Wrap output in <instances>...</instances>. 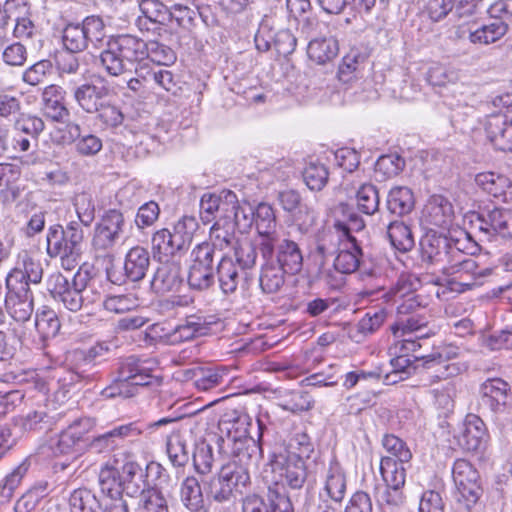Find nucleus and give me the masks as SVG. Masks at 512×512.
Masks as SVG:
<instances>
[{
    "instance_id": "15",
    "label": "nucleus",
    "mask_w": 512,
    "mask_h": 512,
    "mask_svg": "<svg viewBox=\"0 0 512 512\" xmlns=\"http://www.w3.org/2000/svg\"><path fill=\"white\" fill-rule=\"evenodd\" d=\"M253 225L257 231V247L264 253L271 249L280 236L279 225L275 211L270 204L259 203L255 208Z\"/></svg>"
},
{
    "instance_id": "58",
    "label": "nucleus",
    "mask_w": 512,
    "mask_h": 512,
    "mask_svg": "<svg viewBox=\"0 0 512 512\" xmlns=\"http://www.w3.org/2000/svg\"><path fill=\"white\" fill-rule=\"evenodd\" d=\"M65 50L80 53L89 48L88 41L80 23H69L65 26L62 35Z\"/></svg>"
},
{
    "instance_id": "59",
    "label": "nucleus",
    "mask_w": 512,
    "mask_h": 512,
    "mask_svg": "<svg viewBox=\"0 0 512 512\" xmlns=\"http://www.w3.org/2000/svg\"><path fill=\"white\" fill-rule=\"evenodd\" d=\"M89 46L100 48L106 39V25L100 16H87L80 23Z\"/></svg>"
},
{
    "instance_id": "24",
    "label": "nucleus",
    "mask_w": 512,
    "mask_h": 512,
    "mask_svg": "<svg viewBox=\"0 0 512 512\" xmlns=\"http://www.w3.org/2000/svg\"><path fill=\"white\" fill-rule=\"evenodd\" d=\"M5 299L10 316L17 322H26L33 313V294L28 285L7 287Z\"/></svg>"
},
{
    "instance_id": "22",
    "label": "nucleus",
    "mask_w": 512,
    "mask_h": 512,
    "mask_svg": "<svg viewBox=\"0 0 512 512\" xmlns=\"http://www.w3.org/2000/svg\"><path fill=\"white\" fill-rule=\"evenodd\" d=\"M91 427L92 422L89 418L75 420L59 434L57 440L52 444L51 449L54 455L76 452Z\"/></svg>"
},
{
    "instance_id": "2",
    "label": "nucleus",
    "mask_w": 512,
    "mask_h": 512,
    "mask_svg": "<svg viewBox=\"0 0 512 512\" xmlns=\"http://www.w3.org/2000/svg\"><path fill=\"white\" fill-rule=\"evenodd\" d=\"M47 254L51 258L59 257L65 270L74 269L83 253L84 231L80 224L71 220L65 228L61 225L49 227L46 236Z\"/></svg>"
},
{
    "instance_id": "23",
    "label": "nucleus",
    "mask_w": 512,
    "mask_h": 512,
    "mask_svg": "<svg viewBox=\"0 0 512 512\" xmlns=\"http://www.w3.org/2000/svg\"><path fill=\"white\" fill-rule=\"evenodd\" d=\"M73 97L82 110L92 114L111 98V91L104 83H84L74 89Z\"/></svg>"
},
{
    "instance_id": "47",
    "label": "nucleus",
    "mask_w": 512,
    "mask_h": 512,
    "mask_svg": "<svg viewBox=\"0 0 512 512\" xmlns=\"http://www.w3.org/2000/svg\"><path fill=\"white\" fill-rule=\"evenodd\" d=\"M430 222L439 227H445L451 223L454 211L452 204L441 195H433L426 206Z\"/></svg>"
},
{
    "instance_id": "6",
    "label": "nucleus",
    "mask_w": 512,
    "mask_h": 512,
    "mask_svg": "<svg viewBox=\"0 0 512 512\" xmlns=\"http://www.w3.org/2000/svg\"><path fill=\"white\" fill-rule=\"evenodd\" d=\"M479 408L490 412L497 420L512 414V390L501 378H489L479 388Z\"/></svg>"
},
{
    "instance_id": "27",
    "label": "nucleus",
    "mask_w": 512,
    "mask_h": 512,
    "mask_svg": "<svg viewBox=\"0 0 512 512\" xmlns=\"http://www.w3.org/2000/svg\"><path fill=\"white\" fill-rule=\"evenodd\" d=\"M182 281L180 264L166 260L156 269L151 280V288L158 294H164L177 290Z\"/></svg>"
},
{
    "instance_id": "39",
    "label": "nucleus",
    "mask_w": 512,
    "mask_h": 512,
    "mask_svg": "<svg viewBox=\"0 0 512 512\" xmlns=\"http://www.w3.org/2000/svg\"><path fill=\"white\" fill-rule=\"evenodd\" d=\"M444 361L443 354L440 352H433L429 355L414 356V359H410L407 356H397L390 361L392 370L400 372L406 376H409L419 366L423 368H430L435 364H441Z\"/></svg>"
},
{
    "instance_id": "3",
    "label": "nucleus",
    "mask_w": 512,
    "mask_h": 512,
    "mask_svg": "<svg viewBox=\"0 0 512 512\" xmlns=\"http://www.w3.org/2000/svg\"><path fill=\"white\" fill-rule=\"evenodd\" d=\"M455 257L444 267L442 275L435 283L455 293H463L483 283L492 272L491 268L481 267L477 261L466 255L461 249L454 250Z\"/></svg>"
},
{
    "instance_id": "11",
    "label": "nucleus",
    "mask_w": 512,
    "mask_h": 512,
    "mask_svg": "<svg viewBox=\"0 0 512 512\" xmlns=\"http://www.w3.org/2000/svg\"><path fill=\"white\" fill-rule=\"evenodd\" d=\"M242 512H295L290 497L278 485L263 494L250 493L241 501Z\"/></svg>"
},
{
    "instance_id": "12",
    "label": "nucleus",
    "mask_w": 512,
    "mask_h": 512,
    "mask_svg": "<svg viewBox=\"0 0 512 512\" xmlns=\"http://www.w3.org/2000/svg\"><path fill=\"white\" fill-rule=\"evenodd\" d=\"M124 225V216L119 210H108L94 228L93 248L97 251L113 248L123 233Z\"/></svg>"
},
{
    "instance_id": "57",
    "label": "nucleus",
    "mask_w": 512,
    "mask_h": 512,
    "mask_svg": "<svg viewBox=\"0 0 512 512\" xmlns=\"http://www.w3.org/2000/svg\"><path fill=\"white\" fill-rule=\"evenodd\" d=\"M355 199L358 210L366 215H373L379 210L380 196L374 184H362L356 192Z\"/></svg>"
},
{
    "instance_id": "25",
    "label": "nucleus",
    "mask_w": 512,
    "mask_h": 512,
    "mask_svg": "<svg viewBox=\"0 0 512 512\" xmlns=\"http://www.w3.org/2000/svg\"><path fill=\"white\" fill-rule=\"evenodd\" d=\"M252 425L250 416L246 413L233 411L225 414L220 422L221 430L226 431V438L219 437L217 443L220 450H225V444L235 442L238 439L252 438L249 427Z\"/></svg>"
},
{
    "instance_id": "43",
    "label": "nucleus",
    "mask_w": 512,
    "mask_h": 512,
    "mask_svg": "<svg viewBox=\"0 0 512 512\" xmlns=\"http://www.w3.org/2000/svg\"><path fill=\"white\" fill-rule=\"evenodd\" d=\"M428 323V317L425 315V313L421 312L419 314H413L408 317L399 316L395 324L391 326V329L395 335L401 331L403 335L417 333V338H426L431 334H434L432 329H428L427 331L422 332L423 330L427 329Z\"/></svg>"
},
{
    "instance_id": "54",
    "label": "nucleus",
    "mask_w": 512,
    "mask_h": 512,
    "mask_svg": "<svg viewBox=\"0 0 512 512\" xmlns=\"http://www.w3.org/2000/svg\"><path fill=\"white\" fill-rule=\"evenodd\" d=\"M35 327L40 337L47 340L58 334L61 324L57 313L53 309L44 306L36 313Z\"/></svg>"
},
{
    "instance_id": "42",
    "label": "nucleus",
    "mask_w": 512,
    "mask_h": 512,
    "mask_svg": "<svg viewBox=\"0 0 512 512\" xmlns=\"http://www.w3.org/2000/svg\"><path fill=\"white\" fill-rule=\"evenodd\" d=\"M508 30V25L501 18H494L470 33V42L478 45H489L500 40Z\"/></svg>"
},
{
    "instance_id": "34",
    "label": "nucleus",
    "mask_w": 512,
    "mask_h": 512,
    "mask_svg": "<svg viewBox=\"0 0 512 512\" xmlns=\"http://www.w3.org/2000/svg\"><path fill=\"white\" fill-rule=\"evenodd\" d=\"M346 488L347 480L343 468L338 462H331L326 471L323 492H320V495H326L333 502L341 503L345 497Z\"/></svg>"
},
{
    "instance_id": "17",
    "label": "nucleus",
    "mask_w": 512,
    "mask_h": 512,
    "mask_svg": "<svg viewBox=\"0 0 512 512\" xmlns=\"http://www.w3.org/2000/svg\"><path fill=\"white\" fill-rule=\"evenodd\" d=\"M45 123L42 118L33 114H20L13 125L11 143L15 150L26 152L31 147V140H37L44 131Z\"/></svg>"
},
{
    "instance_id": "4",
    "label": "nucleus",
    "mask_w": 512,
    "mask_h": 512,
    "mask_svg": "<svg viewBox=\"0 0 512 512\" xmlns=\"http://www.w3.org/2000/svg\"><path fill=\"white\" fill-rule=\"evenodd\" d=\"M197 229L196 218L183 216L174 224L172 230L163 228L156 231L151 240L154 257L161 260L162 257H173L186 251Z\"/></svg>"
},
{
    "instance_id": "49",
    "label": "nucleus",
    "mask_w": 512,
    "mask_h": 512,
    "mask_svg": "<svg viewBox=\"0 0 512 512\" xmlns=\"http://www.w3.org/2000/svg\"><path fill=\"white\" fill-rule=\"evenodd\" d=\"M367 59L366 54L358 48H352L342 59L339 69L338 78L343 83H349L356 79L362 66Z\"/></svg>"
},
{
    "instance_id": "7",
    "label": "nucleus",
    "mask_w": 512,
    "mask_h": 512,
    "mask_svg": "<svg viewBox=\"0 0 512 512\" xmlns=\"http://www.w3.org/2000/svg\"><path fill=\"white\" fill-rule=\"evenodd\" d=\"M341 236L332 229H323L315 235L310 255L317 266V278L334 286V274L329 262L339 250Z\"/></svg>"
},
{
    "instance_id": "20",
    "label": "nucleus",
    "mask_w": 512,
    "mask_h": 512,
    "mask_svg": "<svg viewBox=\"0 0 512 512\" xmlns=\"http://www.w3.org/2000/svg\"><path fill=\"white\" fill-rule=\"evenodd\" d=\"M484 130L489 142L495 149L503 152L512 151V119L503 113L486 117Z\"/></svg>"
},
{
    "instance_id": "28",
    "label": "nucleus",
    "mask_w": 512,
    "mask_h": 512,
    "mask_svg": "<svg viewBox=\"0 0 512 512\" xmlns=\"http://www.w3.org/2000/svg\"><path fill=\"white\" fill-rule=\"evenodd\" d=\"M271 249L264 253L259 250L263 264L259 277L260 287L264 293L272 294L278 292L285 283V275L288 274L279 265L271 260Z\"/></svg>"
},
{
    "instance_id": "5",
    "label": "nucleus",
    "mask_w": 512,
    "mask_h": 512,
    "mask_svg": "<svg viewBox=\"0 0 512 512\" xmlns=\"http://www.w3.org/2000/svg\"><path fill=\"white\" fill-rule=\"evenodd\" d=\"M111 342H98L91 346L84 354L82 362H79L75 367L66 372V374L59 379L61 385L58 390L55 391V398L58 401L64 402L69 393V387L77 383H89L96 378L97 372L93 371L95 366L94 360L98 357H102L111 351Z\"/></svg>"
},
{
    "instance_id": "10",
    "label": "nucleus",
    "mask_w": 512,
    "mask_h": 512,
    "mask_svg": "<svg viewBox=\"0 0 512 512\" xmlns=\"http://www.w3.org/2000/svg\"><path fill=\"white\" fill-rule=\"evenodd\" d=\"M421 261L427 268L435 267L442 273L444 267L455 257L454 250H460L450 239L435 233L426 234L420 242Z\"/></svg>"
},
{
    "instance_id": "26",
    "label": "nucleus",
    "mask_w": 512,
    "mask_h": 512,
    "mask_svg": "<svg viewBox=\"0 0 512 512\" xmlns=\"http://www.w3.org/2000/svg\"><path fill=\"white\" fill-rule=\"evenodd\" d=\"M65 90L56 84L48 85L41 95L42 111L53 122H64L69 117L65 105Z\"/></svg>"
},
{
    "instance_id": "35",
    "label": "nucleus",
    "mask_w": 512,
    "mask_h": 512,
    "mask_svg": "<svg viewBox=\"0 0 512 512\" xmlns=\"http://www.w3.org/2000/svg\"><path fill=\"white\" fill-rule=\"evenodd\" d=\"M231 202L227 200V192L224 197L215 193H205L200 200V218L204 224L212 222L216 217L219 219L231 218L229 205Z\"/></svg>"
},
{
    "instance_id": "8",
    "label": "nucleus",
    "mask_w": 512,
    "mask_h": 512,
    "mask_svg": "<svg viewBox=\"0 0 512 512\" xmlns=\"http://www.w3.org/2000/svg\"><path fill=\"white\" fill-rule=\"evenodd\" d=\"M452 477L458 493L457 500L469 510L483 492L478 471L469 461L457 459L452 467Z\"/></svg>"
},
{
    "instance_id": "45",
    "label": "nucleus",
    "mask_w": 512,
    "mask_h": 512,
    "mask_svg": "<svg viewBox=\"0 0 512 512\" xmlns=\"http://www.w3.org/2000/svg\"><path fill=\"white\" fill-rule=\"evenodd\" d=\"M227 200L231 202L228 212L231 218L225 219L231 221L234 224V228L237 227L241 232L248 231L252 227L255 219V209L250 205H240L236 199V195L231 191L227 192Z\"/></svg>"
},
{
    "instance_id": "61",
    "label": "nucleus",
    "mask_w": 512,
    "mask_h": 512,
    "mask_svg": "<svg viewBox=\"0 0 512 512\" xmlns=\"http://www.w3.org/2000/svg\"><path fill=\"white\" fill-rule=\"evenodd\" d=\"M99 500L87 488L75 489L69 497L70 512H97Z\"/></svg>"
},
{
    "instance_id": "21",
    "label": "nucleus",
    "mask_w": 512,
    "mask_h": 512,
    "mask_svg": "<svg viewBox=\"0 0 512 512\" xmlns=\"http://www.w3.org/2000/svg\"><path fill=\"white\" fill-rule=\"evenodd\" d=\"M43 276V268L39 261L27 252L19 254L16 266L6 277V287L38 284Z\"/></svg>"
},
{
    "instance_id": "16",
    "label": "nucleus",
    "mask_w": 512,
    "mask_h": 512,
    "mask_svg": "<svg viewBox=\"0 0 512 512\" xmlns=\"http://www.w3.org/2000/svg\"><path fill=\"white\" fill-rule=\"evenodd\" d=\"M458 445L468 452H480L485 449L488 431L484 421L476 414H468L457 435Z\"/></svg>"
},
{
    "instance_id": "48",
    "label": "nucleus",
    "mask_w": 512,
    "mask_h": 512,
    "mask_svg": "<svg viewBox=\"0 0 512 512\" xmlns=\"http://www.w3.org/2000/svg\"><path fill=\"white\" fill-rule=\"evenodd\" d=\"M217 476L236 494L242 493L243 489L251 482L250 472L235 463L223 465Z\"/></svg>"
},
{
    "instance_id": "56",
    "label": "nucleus",
    "mask_w": 512,
    "mask_h": 512,
    "mask_svg": "<svg viewBox=\"0 0 512 512\" xmlns=\"http://www.w3.org/2000/svg\"><path fill=\"white\" fill-rule=\"evenodd\" d=\"M434 398V406L439 411L440 416L447 417L454 411L456 396V386L453 382L448 381L431 390Z\"/></svg>"
},
{
    "instance_id": "51",
    "label": "nucleus",
    "mask_w": 512,
    "mask_h": 512,
    "mask_svg": "<svg viewBox=\"0 0 512 512\" xmlns=\"http://www.w3.org/2000/svg\"><path fill=\"white\" fill-rule=\"evenodd\" d=\"M405 463L397 461L393 457H382L380 473L387 487L402 488L405 484Z\"/></svg>"
},
{
    "instance_id": "55",
    "label": "nucleus",
    "mask_w": 512,
    "mask_h": 512,
    "mask_svg": "<svg viewBox=\"0 0 512 512\" xmlns=\"http://www.w3.org/2000/svg\"><path fill=\"white\" fill-rule=\"evenodd\" d=\"M139 9L154 25L166 26L173 23L174 14L159 0H141Z\"/></svg>"
},
{
    "instance_id": "32",
    "label": "nucleus",
    "mask_w": 512,
    "mask_h": 512,
    "mask_svg": "<svg viewBox=\"0 0 512 512\" xmlns=\"http://www.w3.org/2000/svg\"><path fill=\"white\" fill-rule=\"evenodd\" d=\"M226 367L198 366L185 372L187 378L193 381L194 386L200 391H208L224 383L227 375Z\"/></svg>"
},
{
    "instance_id": "41",
    "label": "nucleus",
    "mask_w": 512,
    "mask_h": 512,
    "mask_svg": "<svg viewBox=\"0 0 512 512\" xmlns=\"http://www.w3.org/2000/svg\"><path fill=\"white\" fill-rule=\"evenodd\" d=\"M339 53V44L334 37L315 38L307 47L308 57L317 64L333 60Z\"/></svg>"
},
{
    "instance_id": "31",
    "label": "nucleus",
    "mask_w": 512,
    "mask_h": 512,
    "mask_svg": "<svg viewBox=\"0 0 512 512\" xmlns=\"http://www.w3.org/2000/svg\"><path fill=\"white\" fill-rule=\"evenodd\" d=\"M216 274L220 289L226 295L233 294L247 276L245 270H239L237 263L228 256L221 257L216 267Z\"/></svg>"
},
{
    "instance_id": "46",
    "label": "nucleus",
    "mask_w": 512,
    "mask_h": 512,
    "mask_svg": "<svg viewBox=\"0 0 512 512\" xmlns=\"http://www.w3.org/2000/svg\"><path fill=\"white\" fill-rule=\"evenodd\" d=\"M209 245H213V250L220 251L227 248H234L236 243L235 228L231 221L226 219L217 220L210 229Z\"/></svg>"
},
{
    "instance_id": "13",
    "label": "nucleus",
    "mask_w": 512,
    "mask_h": 512,
    "mask_svg": "<svg viewBox=\"0 0 512 512\" xmlns=\"http://www.w3.org/2000/svg\"><path fill=\"white\" fill-rule=\"evenodd\" d=\"M46 284L53 299L61 302L71 312L79 311L85 303L95 302V298H90V295H83L72 289L69 280L60 272L50 274Z\"/></svg>"
},
{
    "instance_id": "29",
    "label": "nucleus",
    "mask_w": 512,
    "mask_h": 512,
    "mask_svg": "<svg viewBox=\"0 0 512 512\" xmlns=\"http://www.w3.org/2000/svg\"><path fill=\"white\" fill-rule=\"evenodd\" d=\"M140 433L135 423L120 425L95 437L90 443V449L96 453L108 452L118 447L126 437Z\"/></svg>"
},
{
    "instance_id": "1",
    "label": "nucleus",
    "mask_w": 512,
    "mask_h": 512,
    "mask_svg": "<svg viewBox=\"0 0 512 512\" xmlns=\"http://www.w3.org/2000/svg\"><path fill=\"white\" fill-rule=\"evenodd\" d=\"M147 55V43L132 34L108 37L106 47L100 53V63L107 74L118 77L133 69Z\"/></svg>"
},
{
    "instance_id": "9",
    "label": "nucleus",
    "mask_w": 512,
    "mask_h": 512,
    "mask_svg": "<svg viewBox=\"0 0 512 512\" xmlns=\"http://www.w3.org/2000/svg\"><path fill=\"white\" fill-rule=\"evenodd\" d=\"M472 224L479 230L482 241L492 242L498 238L512 239V213L507 210L495 208L483 211L476 215Z\"/></svg>"
},
{
    "instance_id": "44",
    "label": "nucleus",
    "mask_w": 512,
    "mask_h": 512,
    "mask_svg": "<svg viewBox=\"0 0 512 512\" xmlns=\"http://www.w3.org/2000/svg\"><path fill=\"white\" fill-rule=\"evenodd\" d=\"M415 205L414 195L406 186L393 187L387 197V208L395 215L404 216L409 214Z\"/></svg>"
},
{
    "instance_id": "38",
    "label": "nucleus",
    "mask_w": 512,
    "mask_h": 512,
    "mask_svg": "<svg viewBox=\"0 0 512 512\" xmlns=\"http://www.w3.org/2000/svg\"><path fill=\"white\" fill-rule=\"evenodd\" d=\"M281 477L291 489H301L307 480V468L304 459L295 454H288L281 467Z\"/></svg>"
},
{
    "instance_id": "14",
    "label": "nucleus",
    "mask_w": 512,
    "mask_h": 512,
    "mask_svg": "<svg viewBox=\"0 0 512 512\" xmlns=\"http://www.w3.org/2000/svg\"><path fill=\"white\" fill-rule=\"evenodd\" d=\"M149 472L157 474L158 483L154 487H148L142 492L138 503V512H169L167 498L164 494L163 484L170 480L169 474L157 463L147 465Z\"/></svg>"
},
{
    "instance_id": "30",
    "label": "nucleus",
    "mask_w": 512,
    "mask_h": 512,
    "mask_svg": "<svg viewBox=\"0 0 512 512\" xmlns=\"http://www.w3.org/2000/svg\"><path fill=\"white\" fill-rule=\"evenodd\" d=\"M63 417V412L49 409L47 406L39 407L21 417L20 425L25 431L44 432L52 427Z\"/></svg>"
},
{
    "instance_id": "62",
    "label": "nucleus",
    "mask_w": 512,
    "mask_h": 512,
    "mask_svg": "<svg viewBox=\"0 0 512 512\" xmlns=\"http://www.w3.org/2000/svg\"><path fill=\"white\" fill-rule=\"evenodd\" d=\"M29 469V464L22 462L11 473L5 476L0 482V502H8L14 494V491L21 484L22 479Z\"/></svg>"
},
{
    "instance_id": "37",
    "label": "nucleus",
    "mask_w": 512,
    "mask_h": 512,
    "mask_svg": "<svg viewBox=\"0 0 512 512\" xmlns=\"http://www.w3.org/2000/svg\"><path fill=\"white\" fill-rule=\"evenodd\" d=\"M180 500L190 512H207L202 488L199 480L194 476H187L180 485Z\"/></svg>"
},
{
    "instance_id": "52",
    "label": "nucleus",
    "mask_w": 512,
    "mask_h": 512,
    "mask_svg": "<svg viewBox=\"0 0 512 512\" xmlns=\"http://www.w3.org/2000/svg\"><path fill=\"white\" fill-rule=\"evenodd\" d=\"M71 202L78 219L75 221L81 227H89L95 219V202L92 194L86 191L76 193Z\"/></svg>"
},
{
    "instance_id": "50",
    "label": "nucleus",
    "mask_w": 512,
    "mask_h": 512,
    "mask_svg": "<svg viewBox=\"0 0 512 512\" xmlns=\"http://www.w3.org/2000/svg\"><path fill=\"white\" fill-rule=\"evenodd\" d=\"M387 236L391 245L403 253L412 250L415 245L412 231L403 221L391 222L387 227Z\"/></svg>"
},
{
    "instance_id": "19",
    "label": "nucleus",
    "mask_w": 512,
    "mask_h": 512,
    "mask_svg": "<svg viewBox=\"0 0 512 512\" xmlns=\"http://www.w3.org/2000/svg\"><path fill=\"white\" fill-rule=\"evenodd\" d=\"M226 448H229L228 453L231 456V461L228 463H235L248 472L257 467L263 456L261 445L253 437L227 443L225 444V450L222 451L227 452Z\"/></svg>"
},
{
    "instance_id": "63",
    "label": "nucleus",
    "mask_w": 512,
    "mask_h": 512,
    "mask_svg": "<svg viewBox=\"0 0 512 512\" xmlns=\"http://www.w3.org/2000/svg\"><path fill=\"white\" fill-rule=\"evenodd\" d=\"M207 331L205 320L201 317L191 315L184 323L178 325L173 332L176 340L187 341L196 336L204 335Z\"/></svg>"
},
{
    "instance_id": "64",
    "label": "nucleus",
    "mask_w": 512,
    "mask_h": 512,
    "mask_svg": "<svg viewBox=\"0 0 512 512\" xmlns=\"http://www.w3.org/2000/svg\"><path fill=\"white\" fill-rule=\"evenodd\" d=\"M187 281L194 290L209 289L215 283L214 267L189 265Z\"/></svg>"
},
{
    "instance_id": "18",
    "label": "nucleus",
    "mask_w": 512,
    "mask_h": 512,
    "mask_svg": "<svg viewBox=\"0 0 512 512\" xmlns=\"http://www.w3.org/2000/svg\"><path fill=\"white\" fill-rule=\"evenodd\" d=\"M271 260L282 267L290 275H295L302 270L303 254L298 243L291 239L277 237V241L271 247Z\"/></svg>"
},
{
    "instance_id": "40",
    "label": "nucleus",
    "mask_w": 512,
    "mask_h": 512,
    "mask_svg": "<svg viewBox=\"0 0 512 512\" xmlns=\"http://www.w3.org/2000/svg\"><path fill=\"white\" fill-rule=\"evenodd\" d=\"M362 257L361 247L358 245L355 237H351V243L349 248L338 250L336 257L334 258L332 270L333 274L339 272L342 274H350L355 272L359 265Z\"/></svg>"
},
{
    "instance_id": "53",
    "label": "nucleus",
    "mask_w": 512,
    "mask_h": 512,
    "mask_svg": "<svg viewBox=\"0 0 512 512\" xmlns=\"http://www.w3.org/2000/svg\"><path fill=\"white\" fill-rule=\"evenodd\" d=\"M101 497H116L123 495L122 481L119 469L105 464L99 472Z\"/></svg>"
},
{
    "instance_id": "60",
    "label": "nucleus",
    "mask_w": 512,
    "mask_h": 512,
    "mask_svg": "<svg viewBox=\"0 0 512 512\" xmlns=\"http://www.w3.org/2000/svg\"><path fill=\"white\" fill-rule=\"evenodd\" d=\"M166 451L175 467H183L189 461V450L185 439L179 433H171L167 438Z\"/></svg>"
},
{
    "instance_id": "36",
    "label": "nucleus",
    "mask_w": 512,
    "mask_h": 512,
    "mask_svg": "<svg viewBox=\"0 0 512 512\" xmlns=\"http://www.w3.org/2000/svg\"><path fill=\"white\" fill-rule=\"evenodd\" d=\"M150 266V253L141 246L131 248L124 261V271L126 277L132 282L142 280Z\"/></svg>"
},
{
    "instance_id": "33",
    "label": "nucleus",
    "mask_w": 512,
    "mask_h": 512,
    "mask_svg": "<svg viewBox=\"0 0 512 512\" xmlns=\"http://www.w3.org/2000/svg\"><path fill=\"white\" fill-rule=\"evenodd\" d=\"M475 182L485 193L503 202L512 196V184L508 177L494 172L479 173Z\"/></svg>"
}]
</instances>
